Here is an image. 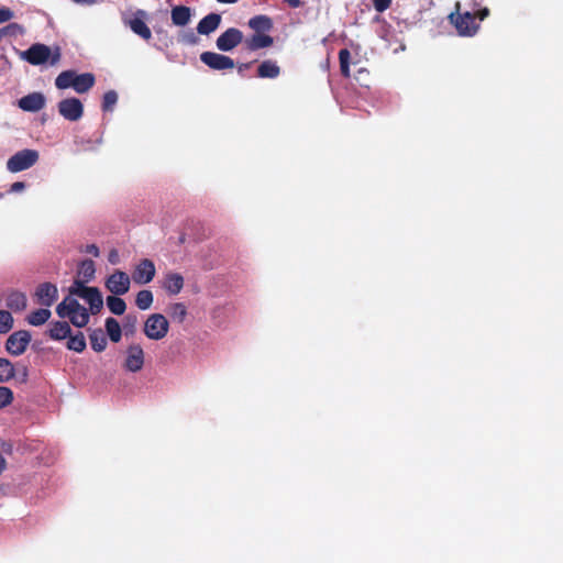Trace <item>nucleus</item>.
I'll return each instance as SVG.
<instances>
[{
  "mask_svg": "<svg viewBox=\"0 0 563 563\" xmlns=\"http://www.w3.org/2000/svg\"><path fill=\"white\" fill-rule=\"evenodd\" d=\"M21 58L34 66L44 65L46 63L51 66H55L62 58V49L58 45L49 47L42 43H35L21 53Z\"/></svg>",
  "mask_w": 563,
  "mask_h": 563,
  "instance_id": "f257e3e1",
  "label": "nucleus"
},
{
  "mask_svg": "<svg viewBox=\"0 0 563 563\" xmlns=\"http://www.w3.org/2000/svg\"><path fill=\"white\" fill-rule=\"evenodd\" d=\"M489 15V9L483 8L475 13H471L468 11L464 13H451L450 21L455 26L457 34L461 36H474L478 29L479 24L477 20L483 21Z\"/></svg>",
  "mask_w": 563,
  "mask_h": 563,
  "instance_id": "f03ea898",
  "label": "nucleus"
},
{
  "mask_svg": "<svg viewBox=\"0 0 563 563\" xmlns=\"http://www.w3.org/2000/svg\"><path fill=\"white\" fill-rule=\"evenodd\" d=\"M38 152L36 150L25 148L16 152L7 162V168L11 173H19L31 168L38 161Z\"/></svg>",
  "mask_w": 563,
  "mask_h": 563,
  "instance_id": "7ed1b4c3",
  "label": "nucleus"
},
{
  "mask_svg": "<svg viewBox=\"0 0 563 563\" xmlns=\"http://www.w3.org/2000/svg\"><path fill=\"white\" fill-rule=\"evenodd\" d=\"M169 324L161 313L151 314L144 324V333L151 340H161L168 333Z\"/></svg>",
  "mask_w": 563,
  "mask_h": 563,
  "instance_id": "20e7f679",
  "label": "nucleus"
},
{
  "mask_svg": "<svg viewBox=\"0 0 563 563\" xmlns=\"http://www.w3.org/2000/svg\"><path fill=\"white\" fill-rule=\"evenodd\" d=\"M58 113L68 121L75 122L84 115V104L75 97L63 99L57 104Z\"/></svg>",
  "mask_w": 563,
  "mask_h": 563,
  "instance_id": "39448f33",
  "label": "nucleus"
},
{
  "mask_svg": "<svg viewBox=\"0 0 563 563\" xmlns=\"http://www.w3.org/2000/svg\"><path fill=\"white\" fill-rule=\"evenodd\" d=\"M31 341V334L26 330H19L9 335L5 342L8 353L14 356L23 354Z\"/></svg>",
  "mask_w": 563,
  "mask_h": 563,
  "instance_id": "423d86ee",
  "label": "nucleus"
},
{
  "mask_svg": "<svg viewBox=\"0 0 563 563\" xmlns=\"http://www.w3.org/2000/svg\"><path fill=\"white\" fill-rule=\"evenodd\" d=\"M200 60L214 70L232 69L235 66L231 57L214 52L201 53Z\"/></svg>",
  "mask_w": 563,
  "mask_h": 563,
  "instance_id": "0eeeda50",
  "label": "nucleus"
},
{
  "mask_svg": "<svg viewBox=\"0 0 563 563\" xmlns=\"http://www.w3.org/2000/svg\"><path fill=\"white\" fill-rule=\"evenodd\" d=\"M106 287L113 295H124L130 289V277L122 271H115L107 278Z\"/></svg>",
  "mask_w": 563,
  "mask_h": 563,
  "instance_id": "6e6552de",
  "label": "nucleus"
},
{
  "mask_svg": "<svg viewBox=\"0 0 563 563\" xmlns=\"http://www.w3.org/2000/svg\"><path fill=\"white\" fill-rule=\"evenodd\" d=\"M243 41V33L236 27H230L224 31L216 41L218 49L230 52Z\"/></svg>",
  "mask_w": 563,
  "mask_h": 563,
  "instance_id": "1a4fd4ad",
  "label": "nucleus"
},
{
  "mask_svg": "<svg viewBox=\"0 0 563 563\" xmlns=\"http://www.w3.org/2000/svg\"><path fill=\"white\" fill-rule=\"evenodd\" d=\"M34 298L38 305L51 307L58 298L57 286L48 282L40 284L35 289Z\"/></svg>",
  "mask_w": 563,
  "mask_h": 563,
  "instance_id": "9d476101",
  "label": "nucleus"
},
{
  "mask_svg": "<svg viewBox=\"0 0 563 563\" xmlns=\"http://www.w3.org/2000/svg\"><path fill=\"white\" fill-rule=\"evenodd\" d=\"M144 351L140 344H132L126 350L124 368L129 372L136 373L143 368Z\"/></svg>",
  "mask_w": 563,
  "mask_h": 563,
  "instance_id": "9b49d317",
  "label": "nucleus"
},
{
  "mask_svg": "<svg viewBox=\"0 0 563 563\" xmlns=\"http://www.w3.org/2000/svg\"><path fill=\"white\" fill-rule=\"evenodd\" d=\"M154 276H155V265H154L153 261H151L148 258L142 260L136 265V267L132 274V278H133L134 283L139 284V285H144V284L152 282Z\"/></svg>",
  "mask_w": 563,
  "mask_h": 563,
  "instance_id": "f8f14e48",
  "label": "nucleus"
},
{
  "mask_svg": "<svg viewBox=\"0 0 563 563\" xmlns=\"http://www.w3.org/2000/svg\"><path fill=\"white\" fill-rule=\"evenodd\" d=\"M46 98L42 92H32L18 100L20 109L26 112H37L45 107Z\"/></svg>",
  "mask_w": 563,
  "mask_h": 563,
  "instance_id": "ddd939ff",
  "label": "nucleus"
},
{
  "mask_svg": "<svg viewBox=\"0 0 563 563\" xmlns=\"http://www.w3.org/2000/svg\"><path fill=\"white\" fill-rule=\"evenodd\" d=\"M145 16L146 12L144 10H137L135 16L130 19L126 24L135 34L141 36L143 40L148 41L152 37V32L144 22Z\"/></svg>",
  "mask_w": 563,
  "mask_h": 563,
  "instance_id": "4468645a",
  "label": "nucleus"
},
{
  "mask_svg": "<svg viewBox=\"0 0 563 563\" xmlns=\"http://www.w3.org/2000/svg\"><path fill=\"white\" fill-rule=\"evenodd\" d=\"M221 23V15L218 13H209L205 18H202L198 25L197 32L202 35H209L214 32Z\"/></svg>",
  "mask_w": 563,
  "mask_h": 563,
  "instance_id": "2eb2a0df",
  "label": "nucleus"
},
{
  "mask_svg": "<svg viewBox=\"0 0 563 563\" xmlns=\"http://www.w3.org/2000/svg\"><path fill=\"white\" fill-rule=\"evenodd\" d=\"M27 299L24 292L18 290H11L5 298V306L14 311L20 312L26 308Z\"/></svg>",
  "mask_w": 563,
  "mask_h": 563,
  "instance_id": "dca6fc26",
  "label": "nucleus"
},
{
  "mask_svg": "<svg viewBox=\"0 0 563 563\" xmlns=\"http://www.w3.org/2000/svg\"><path fill=\"white\" fill-rule=\"evenodd\" d=\"M184 287V277L178 273H168L165 275L163 288L170 295H177Z\"/></svg>",
  "mask_w": 563,
  "mask_h": 563,
  "instance_id": "f3484780",
  "label": "nucleus"
},
{
  "mask_svg": "<svg viewBox=\"0 0 563 563\" xmlns=\"http://www.w3.org/2000/svg\"><path fill=\"white\" fill-rule=\"evenodd\" d=\"M71 333L70 325L66 321H55L49 324L48 336L54 341L67 339Z\"/></svg>",
  "mask_w": 563,
  "mask_h": 563,
  "instance_id": "a211bd4d",
  "label": "nucleus"
},
{
  "mask_svg": "<svg viewBox=\"0 0 563 563\" xmlns=\"http://www.w3.org/2000/svg\"><path fill=\"white\" fill-rule=\"evenodd\" d=\"M95 82H96V78H95L93 74H91V73L78 74L77 77L75 78V82H73L71 88L77 93H85V92L89 91L95 86Z\"/></svg>",
  "mask_w": 563,
  "mask_h": 563,
  "instance_id": "6ab92c4d",
  "label": "nucleus"
},
{
  "mask_svg": "<svg viewBox=\"0 0 563 563\" xmlns=\"http://www.w3.org/2000/svg\"><path fill=\"white\" fill-rule=\"evenodd\" d=\"M273 44V37L267 34L255 33L246 41V47L250 51H257L269 47Z\"/></svg>",
  "mask_w": 563,
  "mask_h": 563,
  "instance_id": "aec40b11",
  "label": "nucleus"
},
{
  "mask_svg": "<svg viewBox=\"0 0 563 563\" xmlns=\"http://www.w3.org/2000/svg\"><path fill=\"white\" fill-rule=\"evenodd\" d=\"M82 299L88 302L89 310L92 314L100 312L103 307L102 296L97 287H92Z\"/></svg>",
  "mask_w": 563,
  "mask_h": 563,
  "instance_id": "412c9836",
  "label": "nucleus"
},
{
  "mask_svg": "<svg viewBox=\"0 0 563 563\" xmlns=\"http://www.w3.org/2000/svg\"><path fill=\"white\" fill-rule=\"evenodd\" d=\"M249 26L256 33L268 32L273 27V21L269 16L260 14L249 20Z\"/></svg>",
  "mask_w": 563,
  "mask_h": 563,
  "instance_id": "4be33fe9",
  "label": "nucleus"
},
{
  "mask_svg": "<svg viewBox=\"0 0 563 563\" xmlns=\"http://www.w3.org/2000/svg\"><path fill=\"white\" fill-rule=\"evenodd\" d=\"M279 74V66L271 59L262 62L257 68V76L260 78H276Z\"/></svg>",
  "mask_w": 563,
  "mask_h": 563,
  "instance_id": "5701e85b",
  "label": "nucleus"
},
{
  "mask_svg": "<svg viewBox=\"0 0 563 563\" xmlns=\"http://www.w3.org/2000/svg\"><path fill=\"white\" fill-rule=\"evenodd\" d=\"M190 8L178 5L172 9V21L175 25L184 26L190 21Z\"/></svg>",
  "mask_w": 563,
  "mask_h": 563,
  "instance_id": "b1692460",
  "label": "nucleus"
},
{
  "mask_svg": "<svg viewBox=\"0 0 563 563\" xmlns=\"http://www.w3.org/2000/svg\"><path fill=\"white\" fill-rule=\"evenodd\" d=\"M89 340L91 349L96 352H102L107 347V338L100 328L90 330Z\"/></svg>",
  "mask_w": 563,
  "mask_h": 563,
  "instance_id": "393cba45",
  "label": "nucleus"
},
{
  "mask_svg": "<svg viewBox=\"0 0 563 563\" xmlns=\"http://www.w3.org/2000/svg\"><path fill=\"white\" fill-rule=\"evenodd\" d=\"M52 316L51 310L47 308H40L37 310L32 311L26 320L31 325L40 327L44 324Z\"/></svg>",
  "mask_w": 563,
  "mask_h": 563,
  "instance_id": "a878e982",
  "label": "nucleus"
},
{
  "mask_svg": "<svg viewBox=\"0 0 563 563\" xmlns=\"http://www.w3.org/2000/svg\"><path fill=\"white\" fill-rule=\"evenodd\" d=\"M77 73L75 70H64L62 71L55 79L56 88L64 90L73 87V82H75V78L77 77Z\"/></svg>",
  "mask_w": 563,
  "mask_h": 563,
  "instance_id": "bb28decb",
  "label": "nucleus"
},
{
  "mask_svg": "<svg viewBox=\"0 0 563 563\" xmlns=\"http://www.w3.org/2000/svg\"><path fill=\"white\" fill-rule=\"evenodd\" d=\"M15 376V366L8 358L0 357V383L9 382Z\"/></svg>",
  "mask_w": 563,
  "mask_h": 563,
  "instance_id": "cd10ccee",
  "label": "nucleus"
},
{
  "mask_svg": "<svg viewBox=\"0 0 563 563\" xmlns=\"http://www.w3.org/2000/svg\"><path fill=\"white\" fill-rule=\"evenodd\" d=\"M106 330L110 340L118 343L122 338V331L119 322L114 318H108L106 320Z\"/></svg>",
  "mask_w": 563,
  "mask_h": 563,
  "instance_id": "c85d7f7f",
  "label": "nucleus"
},
{
  "mask_svg": "<svg viewBox=\"0 0 563 563\" xmlns=\"http://www.w3.org/2000/svg\"><path fill=\"white\" fill-rule=\"evenodd\" d=\"M86 339L82 332H77L75 335L69 334L67 341V349L77 353L86 349Z\"/></svg>",
  "mask_w": 563,
  "mask_h": 563,
  "instance_id": "c756f323",
  "label": "nucleus"
},
{
  "mask_svg": "<svg viewBox=\"0 0 563 563\" xmlns=\"http://www.w3.org/2000/svg\"><path fill=\"white\" fill-rule=\"evenodd\" d=\"M107 306H108L109 310L113 314H117V316L123 314L126 309L125 301L122 298L118 297L117 295L109 296L107 298Z\"/></svg>",
  "mask_w": 563,
  "mask_h": 563,
  "instance_id": "7c9ffc66",
  "label": "nucleus"
},
{
  "mask_svg": "<svg viewBox=\"0 0 563 563\" xmlns=\"http://www.w3.org/2000/svg\"><path fill=\"white\" fill-rule=\"evenodd\" d=\"M25 33V29L23 25L19 23H10L3 27L0 29V40L3 37H16L19 35H23Z\"/></svg>",
  "mask_w": 563,
  "mask_h": 563,
  "instance_id": "2f4dec72",
  "label": "nucleus"
},
{
  "mask_svg": "<svg viewBox=\"0 0 563 563\" xmlns=\"http://www.w3.org/2000/svg\"><path fill=\"white\" fill-rule=\"evenodd\" d=\"M68 319L75 327L84 328L89 322V311L82 308L76 312H71Z\"/></svg>",
  "mask_w": 563,
  "mask_h": 563,
  "instance_id": "473e14b6",
  "label": "nucleus"
},
{
  "mask_svg": "<svg viewBox=\"0 0 563 563\" xmlns=\"http://www.w3.org/2000/svg\"><path fill=\"white\" fill-rule=\"evenodd\" d=\"M153 303V294L151 290L143 289L136 294L135 305L141 310L148 309Z\"/></svg>",
  "mask_w": 563,
  "mask_h": 563,
  "instance_id": "72a5a7b5",
  "label": "nucleus"
},
{
  "mask_svg": "<svg viewBox=\"0 0 563 563\" xmlns=\"http://www.w3.org/2000/svg\"><path fill=\"white\" fill-rule=\"evenodd\" d=\"M350 59L351 53L347 48H342L339 52L340 71L343 77L349 78L350 74Z\"/></svg>",
  "mask_w": 563,
  "mask_h": 563,
  "instance_id": "f704fd0d",
  "label": "nucleus"
},
{
  "mask_svg": "<svg viewBox=\"0 0 563 563\" xmlns=\"http://www.w3.org/2000/svg\"><path fill=\"white\" fill-rule=\"evenodd\" d=\"M95 263L91 260H84L79 264L78 274L84 277V282H89L95 276Z\"/></svg>",
  "mask_w": 563,
  "mask_h": 563,
  "instance_id": "c9c22d12",
  "label": "nucleus"
},
{
  "mask_svg": "<svg viewBox=\"0 0 563 563\" xmlns=\"http://www.w3.org/2000/svg\"><path fill=\"white\" fill-rule=\"evenodd\" d=\"M84 280L75 279L73 285L69 287V294L71 296H78L79 298H84L92 287L85 286Z\"/></svg>",
  "mask_w": 563,
  "mask_h": 563,
  "instance_id": "e433bc0d",
  "label": "nucleus"
},
{
  "mask_svg": "<svg viewBox=\"0 0 563 563\" xmlns=\"http://www.w3.org/2000/svg\"><path fill=\"white\" fill-rule=\"evenodd\" d=\"M13 317L7 310H0V334L8 333L13 328Z\"/></svg>",
  "mask_w": 563,
  "mask_h": 563,
  "instance_id": "4c0bfd02",
  "label": "nucleus"
},
{
  "mask_svg": "<svg viewBox=\"0 0 563 563\" xmlns=\"http://www.w3.org/2000/svg\"><path fill=\"white\" fill-rule=\"evenodd\" d=\"M170 316L178 322H183L187 316V308L181 302H176L170 307Z\"/></svg>",
  "mask_w": 563,
  "mask_h": 563,
  "instance_id": "58836bf2",
  "label": "nucleus"
},
{
  "mask_svg": "<svg viewBox=\"0 0 563 563\" xmlns=\"http://www.w3.org/2000/svg\"><path fill=\"white\" fill-rule=\"evenodd\" d=\"M118 101V93L114 90H109L103 95L102 110L111 111Z\"/></svg>",
  "mask_w": 563,
  "mask_h": 563,
  "instance_id": "ea45409f",
  "label": "nucleus"
},
{
  "mask_svg": "<svg viewBox=\"0 0 563 563\" xmlns=\"http://www.w3.org/2000/svg\"><path fill=\"white\" fill-rule=\"evenodd\" d=\"M13 399V391L9 387L0 386V409L9 406Z\"/></svg>",
  "mask_w": 563,
  "mask_h": 563,
  "instance_id": "a19ab883",
  "label": "nucleus"
},
{
  "mask_svg": "<svg viewBox=\"0 0 563 563\" xmlns=\"http://www.w3.org/2000/svg\"><path fill=\"white\" fill-rule=\"evenodd\" d=\"M16 383L19 384H26L29 379V369L25 365L18 364L15 367V376H14Z\"/></svg>",
  "mask_w": 563,
  "mask_h": 563,
  "instance_id": "79ce46f5",
  "label": "nucleus"
},
{
  "mask_svg": "<svg viewBox=\"0 0 563 563\" xmlns=\"http://www.w3.org/2000/svg\"><path fill=\"white\" fill-rule=\"evenodd\" d=\"M64 301L66 302V306H67V309L71 312H76L82 308H85L84 306H81L77 299L70 297V296H67L66 298H64Z\"/></svg>",
  "mask_w": 563,
  "mask_h": 563,
  "instance_id": "37998d69",
  "label": "nucleus"
},
{
  "mask_svg": "<svg viewBox=\"0 0 563 563\" xmlns=\"http://www.w3.org/2000/svg\"><path fill=\"white\" fill-rule=\"evenodd\" d=\"M197 41H198V37L196 36V34L192 31L184 33L179 38V42L188 44V45H195L197 43Z\"/></svg>",
  "mask_w": 563,
  "mask_h": 563,
  "instance_id": "c03bdc74",
  "label": "nucleus"
},
{
  "mask_svg": "<svg viewBox=\"0 0 563 563\" xmlns=\"http://www.w3.org/2000/svg\"><path fill=\"white\" fill-rule=\"evenodd\" d=\"M14 16L13 11L10 8H0V24L10 21Z\"/></svg>",
  "mask_w": 563,
  "mask_h": 563,
  "instance_id": "a18cd8bd",
  "label": "nucleus"
},
{
  "mask_svg": "<svg viewBox=\"0 0 563 563\" xmlns=\"http://www.w3.org/2000/svg\"><path fill=\"white\" fill-rule=\"evenodd\" d=\"M391 4V0H373V5L377 12L386 11Z\"/></svg>",
  "mask_w": 563,
  "mask_h": 563,
  "instance_id": "49530a36",
  "label": "nucleus"
},
{
  "mask_svg": "<svg viewBox=\"0 0 563 563\" xmlns=\"http://www.w3.org/2000/svg\"><path fill=\"white\" fill-rule=\"evenodd\" d=\"M56 313L59 318H68L70 316V311L67 309L66 302L63 300L56 307Z\"/></svg>",
  "mask_w": 563,
  "mask_h": 563,
  "instance_id": "de8ad7c7",
  "label": "nucleus"
},
{
  "mask_svg": "<svg viewBox=\"0 0 563 563\" xmlns=\"http://www.w3.org/2000/svg\"><path fill=\"white\" fill-rule=\"evenodd\" d=\"M86 253H89L96 257L99 256V247L96 244H88L85 249Z\"/></svg>",
  "mask_w": 563,
  "mask_h": 563,
  "instance_id": "09e8293b",
  "label": "nucleus"
},
{
  "mask_svg": "<svg viewBox=\"0 0 563 563\" xmlns=\"http://www.w3.org/2000/svg\"><path fill=\"white\" fill-rule=\"evenodd\" d=\"M25 188V183L23 181H15L11 185L10 191L12 192H19L22 191Z\"/></svg>",
  "mask_w": 563,
  "mask_h": 563,
  "instance_id": "8fccbe9b",
  "label": "nucleus"
},
{
  "mask_svg": "<svg viewBox=\"0 0 563 563\" xmlns=\"http://www.w3.org/2000/svg\"><path fill=\"white\" fill-rule=\"evenodd\" d=\"M108 260L111 264H117L119 262V253L115 249L109 252Z\"/></svg>",
  "mask_w": 563,
  "mask_h": 563,
  "instance_id": "3c124183",
  "label": "nucleus"
},
{
  "mask_svg": "<svg viewBox=\"0 0 563 563\" xmlns=\"http://www.w3.org/2000/svg\"><path fill=\"white\" fill-rule=\"evenodd\" d=\"M285 3H287L290 8L296 9L301 5L300 0H283Z\"/></svg>",
  "mask_w": 563,
  "mask_h": 563,
  "instance_id": "603ef678",
  "label": "nucleus"
},
{
  "mask_svg": "<svg viewBox=\"0 0 563 563\" xmlns=\"http://www.w3.org/2000/svg\"><path fill=\"white\" fill-rule=\"evenodd\" d=\"M7 461L3 455L0 453V474L5 470Z\"/></svg>",
  "mask_w": 563,
  "mask_h": 563,
  "instance_id": "864d4df0",
  "label": "nucleus"
},
{
  "mask_svg": "<svg viewBox=\"0 0 563 563\" xmlns=\"http://www.w3.org/2000/svg\"><path fill=\"white\" fill-rule=\"evenodd\" d=\"M126 321L133 325V324H135V323H136L137 318H136V316H134V314H128V316H126Z\"/></svg>",
  "mask_w": 563,
  "mask_h": 563,
  "instance_id": "5fc2aeb1",
  "label": "nucleus"
},
{
  "mask_svg": "<svg viewBox=\"0 0 563 563\" xmlns=\"http://www.w3.org/2000/svg\"><path fill=\"white\" fill-rule=\"evenodd\" d=\"M76 3H86V4H93L97 2V0H73Z\"/></svg>",
  "mask_w": 563,
  "mask_h": 563,
  "instance_id": "6e6d98bb",
  "label": "nucleus"
},
{
  "mask_svg": "<svg viewBox=\"0 0 563 563\" xmlns=\"http://www.w3.org/2000/svg\"><path fill=\"white\" fill-rule=\"evenodd\" d=\"M220 3H235L238 0H217Z\"/></svg>",
  "mask_w": 563,
  "mask_h": 563,
  "instance_id": "4d7b16f0",
  "label": "nucleus"
},
{
  "mask_svg": "<svg viewBox=\"0 0 563 563\" xmlns=\"http://www.w3.org/2000/svg\"><path fill=\"white\" fill-rule=\"evenodd\" d=\"M250 66V64H242L239 66V71L241 73L242 70H245V68H247Z\"/></svg>",
  "mask_w": 563,
  "mask_h": 563,
  "instance_id": "13d9d810",
  "label": "nucleus"
}]
</instances>
